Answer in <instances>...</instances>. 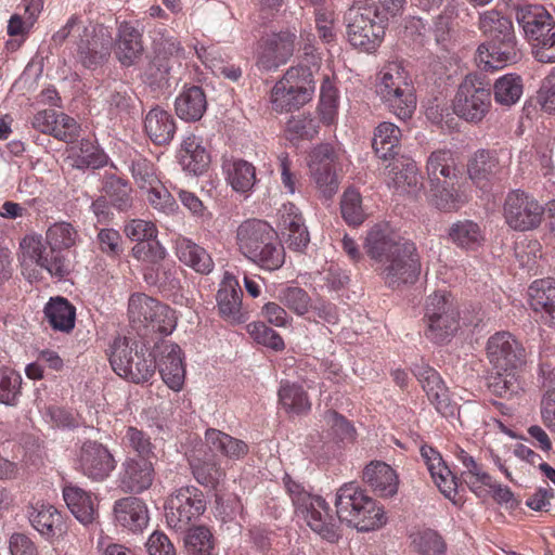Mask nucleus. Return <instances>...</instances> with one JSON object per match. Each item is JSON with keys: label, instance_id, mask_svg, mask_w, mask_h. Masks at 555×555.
I'll return each mask as SVG.
<instances>
[{"label": "nucleus", "instance_id": "c756f323", "mask_svg": "<svg viewBox=\"0 0 555 555\" xmlns=\"http://www.w3.org/2000/svg\"><path fill=\"white\" fill-rule=\"evenodd\" d=\"M241 297L242 289L237 280L227 275L217 293V302L220 314L232 323L245 321Z\"/></svg>", "mask_w": 555, "mask_h": 555}, {"label": "nucleus", "instance_id": "49530a36", "mask_svg": "<svg viewBox=\"0 0 555 555\" xmlns=\"http://www.w3.org/2000/svg\"><path fill=\"white\" fill-rule=\"evenodd\" d=\"M427 328L425 331L426 337L436 343L443 344L448 341L459 328V311L447 312L435 318L425 320Z\"/></svg>", "mask_w": 555, "mask_h": 555}, {"label": "nucleus", "instance_id": "0eeeda50", "mask_svg": "<svg viewBox=\"0 0 555 555\" xmlns=\"http://www.w3.org/2000/svg\"><path fill=\"white\" fill-rule=\"evenodd\" d=\"M376 17V10L371 7L352 5L348 9L345 14L346 35L354 49L365 53H373L378 49L385 29Z\"/></svg>", "mask_w": 555, "mask_h": 555}, {"label": "nucleus", "instance_id": "bb28decb", "mask_svg": "<svg viewBox=\"0 0 555 555\" xmlns=\"http://www.w3.org/2000/svg\"><path fill=\"white\" fill-rule=\"evenodd\" d=\"M363 481L380 498H391L398 492V476L388 464L371 462L363 470Z\"/></svg>", "mask_w": 555, "mask_h": 555}, {"label": "nucleus", "instance_id": "cd10ccee", "mask_svg": "<svg viewBox=\"0 0 555 555\" xmlns=\"http://www.w3.org/2000/svg\"><path fill=\"white\" fill-rule=\"evenodd\" d=\"M160 348L162 359L158 364L160 376L170 389L179 391L185 377L181 348L170 343H164Z\"/></svg>", "mask_w": 555, "mask_h": 555}, {"label": "nucleus", "instance_id": "864d4df0", "mask_svg": "<svg viewBox=\"0 0 555 555\" xmlns=\"http://www.w3.org/2000/svg\"><path fill=\"white\" fill-rule=\"evenodd\" d=\"M412 545L421 555H446L447 545L437 531L424 529L410 535Z\"/></svg>", "mask_w": 555, "mask_h": 555}, {"label": "nucleus", "instance_id": "338daca9", "mask_svg": "<svg viewBox=\"0 0 555 555\" xmlns=\"http://www.w3.org/2000/svg\"><path fill=\"white\" fill-rule=\"evenodd\" d=\"M457 311L453 297L447 292H435L429 295L425 304V320L440 314Z\"/></svg>", "mask_w": 555, "mask_h": 555}, {"label": "nucleus", "instance_id": "ea45409f", "mask_svg": "<svg viewBox=\"0 0 555 555\" xmlns=\"http://www.w3.org/2000/svg\"><path fill=\"white\" fill-rule=\"evenodd\" d=\"M450 240L460 248L476 250L483 242V233L478 223L472 220H459L449 229Z\"/></svg>", "mask_w": 555, "mask_h": 555}, {"label": "nucleus", "instance_id": "774afa93", "mask_svg": "<svg viewBox=\"0 0 555 555\" xmlns=\"http://www.w3.org/2000/svg\"><path fill=\"white\" fill-rule=\"evenodd\" d=\"M280 299L284 306L298 315L308 312L311 301L308 293L299 287H287L281 293Z\"/></svg>", "mask_w": 555, "mask_h": 555}, {"label": "nucleus", "instance_id": "1a4fd4ad", "mask_svg": "<svg viewBox=\"0 0 555 555\" xmlns=\"http://www.w3.org/2000/svg\"><path fill=\"white\" fill-rule=\"evenodd\" d=\"M128 314L132 326L138 331L168 335L177 324L175 312L167 305L141 293L129 298Z\"/></svg>", "mask_w": 555, "mask_h": 555}, {"label": "nucleus", "instance_id": "58836bf2", "mask_svg": "<svg viewBox=\"0 0 555 555\" xmlns=\"http://www.w3.org/2000/svg\"><path fill=\"white\" fill-rule=\"evenodd\" d=\"M44 315L53 330L69 333L75 326L76 309L63 297L51 298L44 307Z\"/></svg>", "mask_w": 555, "mask_h": 555}, {"label": "nucleus", "instance_id": "6e6552de", "mask_svg": "<svg viewBox=\"0 0 555 555\" xmlns=\"http://www.w3.org/2000/svg\"><path fill=\"white\" fill-rule=\"evenodd\" d=\"M314 92V81L309 68L291 67L271 91L275 112H289L309 102Z\"/></svg>", "mask_w": 555, "mask_h": 555}, {"label": "nucleus", "instance_id": "aec40b11", "mask_svg": "<svg viewBox=\"0 0 555 555\" xmlns=\"http://www.w3.org/2000/svg\"><path fill=\"white\" fill-rule=\"evenodd\" d=\"M88 36L82 34L76 41V50L82 65L90 68L102 63L109 55L113 38L103 25L88 26Z\"/></svg>", "mask_w": 555, "mask_h": 555}, {"label": "nucleus", "instance_id": "9b49d317", "mask_svg": "<svg viewBox=\"0 0 555 555\" xmlns=\"http://www.w3.org/2000/svg\"><path fill=\"white\" fill-rule=\"evenodd\" d=\"M543 214V206L533 195L522 190H513L507 193L503 205V216L505 222L513 230L526 232L539 228Z\"/></svg>", "mask_w": 555, "mask_h": 555}, {"label": "nucleus", "instance_id": "b1692460", "mask_svg": "<svg viewBox=\"0 0 555 555\" xmlns=\"http://www.w3.org/2000/svg\"><path fill=\"white\" fill-rule=\"evenodd\" d=\"M280 225L289 249L302 251L308 246L309 232L299 209L293 203L284 204L280 209Z\"/></svg>", "mask_w": 555, "mask_h": 555}, {"label": "nucleus", "instance_id": "603ef678", "mask_svg": "<svg viewBox=\"0 0 555 555\" xmlns=\"http://www.w3.org/2000/svg\"><path fill=\"white\" fill-rule=\"evenodd\" d=\"M77 237L78 233L74 227L64 221L55 222L46 233L47 243L54 253H61L62 249H67L74 246Z\"/></svg>", "mask_w": 555, "mask_h": 555}, {"label": "nucleus", "instance_id": "a211bd4d", "mask_svg": "<svg viewBox=\"0 0 555 555\" xmlns=\"http://www.w3.org/2000/svg\"><path fill=\"white\" fill-rule=\"evenodd\" d=\"M296 34L291 30L274 33L261 41L257 64L264 70L285 64L295 50Z\"/></svg>", "mask_w": 555, "mask_h": 555}, {"label": "nucleus", "instance_id": "09e8293b", "mask_svg": "<svg viewBox=\"0 0 555 555\" xmlns=\"http://www.w3.org/2000/svg\"><path fill=\"white\" fill-rule=\"evenodd\" d=\"M488 387L493 395L501 398L509 399L518 395L522 390L519 370H511V372L493 370Z\"/></svg>", "mask_w": 555, "mask_h": 555}, {"label": "nucleus", "instance_id": "2f4dec72", "mask_svg": "<svg viewBox=\"0 0 555 555\" xmlns=\"http://www.w3.org/2000/svg\"><path fill=\"white\" fill-rule=\"evenodd\" d=\"M140 31L130 23L122 22L118 27L116 56L124 66L133 65L143 53Z\"/></svg>", "mask_w": 555, "mask_h": 555}, {"label": "nucleus", "instance_id": "a18cd8bd", "mask_svg": "<svg viewBox=\"0 0 555 555\" xmlns=\"http://www.w3.org/2000/svg\"><path fill=\"white\" fill-rule=\"evenodd\" d=\"M223 169L228 175V181L237 192L249 191L256 182L255 167L243 159L227 160Z\"/></svg>", "mask_w": 555, "mask_h": 555}, {"label": "nucleus", "instance_id": "f8f14e48", "mask_svg": "<svg viewBox=\"0 0 555 555\" xmlns=\"http://www.w3.org/2000/svg\"><path fill=\"white\" fill-rule=\"evenodd\" d=\"M20 261L23 268L36 264L52 276L63 278L69 272V263L61 253H54L51 247L47 249L41 236L27 235L21 243Z\"/></svg>", "mask_w": 555, "mask_h": 555}, {"label": "nucleus", "instance_id": "4d7b16f0", "mask_svg": "<svg viewBox=\"0 0 555 555\" xmlns=\"http://www.w3.org/2000/svg\"><path fill=\"white\" fill-rule=\"evenodd\" d=\"M103 189L112 205L117 209L125 211L132 206L131 186L122 179L109 177Z\"/></svg>", "mask_w": 555, "mask_h": 555}, {"label": "nucleus", "instance_id": "6e6d98bb", "mask_svg": "<svg viewBox=\"0 0 555 555\" xmlns=\"http://www.w3.org/2000/svg\"><path fill=\"white\" fill-rule=\"evenodd\" d=\"M114 515L116 520H149L146 504L139 498L127 496L115 502Z\"/></svg>", "mask_w": 555, "mask_h": 555}, {"label": "nucleus", "instance_id": "79ce46f5", "mask_svg": "<svg viewBox=\"0 0 555 555\" xmlns=\"http://www.w3.org/2000/svg\"><path fill=\"white\" fill-rule=\"evenodd\" d=\"M401 130L392 122H380L374 131L372 146L379 158L387 159L397 153Z\"/></svg>", "mask_w": 555, "mask_h": 555}, {"label": "nucleus", "instance_id": "4be33fe9", "mask_svg": "<svg viewBox=\"0 0 555 555\" xmlns=\"http://www.w3.org/2000/svg\"><path fill=\"white\" fill-rule=\"evenodd\" d=\"M153 49L155 55L147 68V75L153 82L163 83L167 81L173 64L178 63L183 50L176 38L164 35L154 38Z\"/></svg>", "mask_w": 555, "mask_h": 555}, {"label": "nucleus", "instance_id": "72a5a7b5", "mask_svg": "<svg viewBox=\"0 0 555 555\" xmlns=\"http://www.w3.org/2000/svg\"><path fill=\"white\" fill-rule=\"evenodd\" d=\"M144 128L155 144H168L176 132L173 117L159 107L153 108L146 114Z\"/></svg>", "mask_w": 555, "mask_h": 555}, {"label": "nucleus", "instance_id": "0e129e2a", "mask_svg": "<svg viewBox=\"0 0 555 555\" xmlns=\"http://www.w3.org/2000/svg\"><path fill=\"white\" fill-rule=\"evenodd\" d=\"M310 173L322 196L331 199L336 194L339 184L333 167L312 166Z\"/></svg>", "mask_w": 555, "mask_h": 555}, {"label": "nucleus", "instance_id": "c03bdc74", "mask_svg": "<svg viewBox=\"0 0 555 555\" xmlns=\"http://www.w3.org/2000/svg\"><path fill=\"white\" fill-rule=\"evenodd\" d=\"M64 501L76 520H93L95 509L91 495L79 487L66 486Z\"/></svg>", "mask_w": 555, "mask_h": 555}, {"label": "nucleus", "instance_id": "9d476101", "mask_svg": "<svg viewBox=\"0 0 555 555\" xmlns=\"http://www.w3.org/2000/svg\"><path fill=\"white\" fill-rule=\"evenodd\" d=\"M491 89L475 75H467L453 99V111L467 122L479 124L490 112Z\"/></svg>", "mask_w": 555, "mask_h": 555}, {"label": "nucleus", "instance_id": "680f3d73", "mask_svg": "<svg viewBox=\"0 0 555 555\" xmlns=\"http://www.w3.org/2000/svg\"><path fill=\"white\" fill-rule=\"evenodd\" d=\"M21 375L11 369L0 370V402L14 405L21 393Z\"/></svg>", "mask_w": 555, "mask_h": 555}, {"label": "nucleus", "instance_id": "c9c22d12", "mask_svg": "<svg viewBox=\"0 0 555 555\" xmlns=\"http://www.w3.org/2000/svg\"><path fill=\"white\" fill-rule=\"evenodd\" d=\"M176 254L181 262L198 273L207 274L212 270L214 262L207 251L185 237L176 241Z\"/></svg>", "mask_w": 555, "mask_h": 555}, {"label": "nucleus", "instance_id": "39448f33", "mask_svg": "<svg viewBox=\"0 0 555 555\" xmlns=\"http://www.w3.org/2000/svg\"><path fill=\"white\" fill-rule=\"evenodd\" d=\"M517 21L540 63H555V18L542 5L530 4L517 11Z\"/></svg>", "mask_w": 555, "mask_h": 555}, {"label": "nucleus", "instance_id": "8fccbe9b", "mask_svg": "<svg viewBox=\"0 0 555 555\" xmlns=\"http://www.w3.org/2000/svg\"><path fill=\"white\" fill-rule=\"evenodd\" d=\"M183 541L188 555H211L214 550V535L204 525L189 528Z\"/></svg>", "mask_w": 555, "mask_h": 555}, {"label": "nucleus", "instance_id": "412c9836", "mask_svg": "<svg viewBox=\"0 0 555 555\" xmlns=\"http://www.w3.org/2000/svg\"><path fill=\"white\" fill-rule=\"evenodd\" d=\"M78 466L88 478L102 481L114 470L115 460L109 450L102 443L87 441L80 448Z\"/></svg>", "mask_w": 555, "mask_h": 555}, {"label": "nucleus", "instance_id": "e433bc0d", "mask_svg": "<svg viewBox=\"0 0 555 555\" xmlns=\"http://www.w3.org/2000/svg\"><path fill=\"white\" fill-rule=\"evenodd\" d=\"M205 439L212 451H218L233 461L243 459L249 451L245 441L215 428L206 430Z\"/></svg>", "mask_w": 555, "mask_h": 555}, {"label": "nucleus", "instance_id": "473e14b6", "mask_svg": "<svg viewBox=\"0 0 555 555\" xmlns=\"http://www.w3.org/2000/svg\"><path fill=\"white\" fill-rule=\"evenodd\" d=\"M530 306L545 313V322L555 326V280L534 281L529 287Z\"/></svg>", "mask_w": 555, "mask_h": 555}, {"label": "nucleus", "instance_id": "f03ea898", "mask_svg": "<svg viewBox=\"0 0 555 555\" xmlns=\"http://www.w3.org/2000/svg\"><path fill=\"white\" fill-rule=\"evenodd\" d=\"M479 29L488 40L478 46L475 62L482 70L503 68L519 59L512 21L498 10H488L479 16Z\"/></svg>", "mask_w": 555, "mask_h": 555}, {"label": "nucleus", "instance_id": "6ab92c4d", "mask_svg": "<svg viewBox=\"0 0 555 555\" xmlns=\"http://www.w3.org/2000/svg\"><path fill=\"white\" fill-rule=\"evenodd\" d=\"M206 511L203 493L195 487H182L165 503L166 520H193Z\"/></svg>", "mask_w": 555, "mask_h": 555}, {"label": "nucleus", "instance_id": "5701e85b", "mask_svg": "<svg viewBox=\"0 0 555 555\" xmlns=\"http://www.w3.org/2000/svg\"><path fill=\"white\" fill-rule=\"evenodd\" d=\"M459 181H449L428 184V202L444 212L459 211L469 201V194Z\"/></svg>", "mask_w": 555, "mask_h": 555}, {"label": "nucleus", "instance_id": "4468645a", "mask_svg": "<svg viewBox=\"0 0 555 555\" xmlns=\"http://www.w3.org/2000/svg\"><path fill=\"white\" fill-rule=\"evenodd\" d=\"M412 372L436 411L443 417L455 416L459 411L457 403L451 398L450 391L439 373L424 362L414 364Z\"/></svg>", "mask_w": 555, "mask_h": 555}, {"label": "nucleus", "instance_id": "f257e3e1", "mask_svg": "<svg viewBox=\"0 0 555 555\" xmlns=\"http://www.w3.org/2000/svg\"><path fill=\"white\" fill-rule=\"evenodd\" d=\"M364 248L386 286L396 289L417 280L421 262L414 243L388 224L374 225L366 235Z\"/></svg>", "mask_w": 555, "mask_h": 555}, {"label": "nucleus", "instance_id": "ddd939ff", "mask_svg": "<svg viewBox=\"0 0 555 555\" xmlns=\"http://www.w3.org/2000/svg\"><path fill=\"white\" fill-rule=\"evenodd\" d=\"M487 357L492 370H520L526 362L522 345L508 332H498L487 343Z\"/></svg>", "mask_w": 555, "mask_h": 555}, {"label": "nucleus", "instance_id": "4c0bfd02", "mask_svg": "<svg viewBox=\"0 0 555 555\" xmlns=\"http://www.w3.org/2000/svg\"><path fill=\"white\" fill-rule=\"evenodd\" d=\"M175 106L181 119L198 120L207 107L206 95L201 87H190L176 99Z\"/></svg>", "mask_w": 555, "mask_h": 555}, {"label": "nucleus", "instance_id": "2eb2a0df", "mask_svg": "<svg viewBox=\"0 0 555 555\" xmlns=\"http://www.w3.org/2000/svg\"><path fill=\"white\" fill-rule=\"evenodd\" d=\"M338 520H346L344 511L352 509L353 516L367 520H380L385 515L384 506L360 491L354 482L341 486L336 495Z\"/></svg>", "mask_w": 555, "mask_h": 555}, {"label": "nucleus", "instance_id": "3c124183", "mask_svg": "<svg viewBox=\"0 0 555 555\" xmlns=\"http://www.w3.org/2000/svg\"><path fill=\"white\" fill-rule=\"evenodd\" d=\"M190 465L196 481L205 487L216 488L225 476L224 470L214 459H193Z\"/></svg>", "mask_w": 555, "mask_h": 555}, {"label": "nucleus", "instance_id": "bf43d9fd", "mask_svg": "<svg viewBox=\"0 0 555 555\" xmlns=\"http://www.w3.org/2000/svg\"><path fill=\"white\" fill-rule=\"evenodd\" d=\"M130 171L135 184L142 190H149L160 182L154 164L140 155L131 160Z\"/></svg>", "mask_w": 555, "mask_h": 555}, {"label": "nucleus", "instance_id": "e2e57ef3", "mask_svg": "<svg viewBox=\"0 0 555 555\" xmlns=\"http://www.w3.org/2000/svg\"><path fill=\"white\" fill-rule=\"evenodd\" d=\"M133 101V92L126 83H115L111 87L109 94L106 99L108 111L112 115L128 113Z\"/></svg>", "mask_w": 555, "mask_h": 555}, {"label": "nucleus", "instance_id": "13d9d810", "mask_svg": "<svg viewBox=\"0 0 555 555\" xmlns=\"http://www.w3.org/2000/svg\"><path fill=\"white\" fill-rule=\"evenodd\" d=\"M318 120L310 115L298 114L292 116L286 122V137L291 141L312 139L318 133Z\"/></svg>", "mask_w": 555, "mask_h": 555}, {"label": "nucleus", "instance_id": "7ed1b4c3", "mask_svg": "<svg viewBox=\"0 0 555 555\" xmlns=\"http://www.w3.org/2000/svg\"><path fill=\"white\" fill-rule=\"evenodd\" d=\"M240 251L250 261L267 270H276L284 263V248L276 231L260 219H247L236 230Z\"/></svg>", "mask_w": 555, "mask_h": 555}, {"label": "nucleus", "instance_id": "423d86ee", "mask_svg": "<svg viewBox=\"0 0 555 555\" xmlns=\"http://www.w3.org/2000/svg\"><path fill=\"white\" fill-rule=\"evenodd\" d=\"M109 363L113 370L133 383L147 382L155 373V356L146 350H138L134 341L127 337H117L112 347Z\"/></svg>", "mask_w": 555, "mask_h": 555}, {"label": "nucleus", "instance_id": "7c9ffc66", "mask_svg": "<svg viewBox=\"0 0 555 555\" xmlns=\"http://www.w3.org/2000/svg\"><path fill=\"white\" fill-rule=\"evenodd\" d=\"M179 158L183 170L195 176L204 173L211 160L202 139L195 134H190L183 140Z\"/></svg>", "mask_w": 555, "mask_h": 555}, {"label": "nucleus", "instance_id": "f704fd0d", "mask_svg": "<svg viewBox=\"0 0 555 555\" xmlns=\"http://www.w3.org/2000/svg\"><path fill=\"white\" fill-rule=\"evenodd\" d=\"M456 457L465 467L462 473L464 481L474 493L483 496L488 492L487 487H495L493 478L466 451L460 449Z\"/></svg>", "mask_w": 555, "mask_h": 555}, {"label": "nucleus", "instance_id": "69168bd1", "mask_svg": "<svg viewBox=\"0 0 555 555\" xmlns=\"http://www.w3.org/2000/svg\"><path fill=\"white\" fill-rule=\"evenodd\" d=\"M247 331L255 341L273 350H282L284 341L271 327L262 322H254L247 325Z\"/></svg>", "mask_w": 555, "mask_h": 555}, {"label": "nucleus", "instance_id": "37998d69", "mask_svg": "<svg viewBox=\"0 0 555 555\" xmlns=\"http://www.w3.org/2000/svg\"><path fill=\"white\" fill-rule=\"evenodd\" d=\"M492 90L496 104L511 107L515 105L522 95V79L515 74L503 75L494 81Z\"/></svg>", "mask_w": 555, "mask_h": 555}, {"label": "nucleus", "instance_id": "5fc2aeb1", "mask_svg": "<svg viewBox=\"0 0 555 555\" xmlns=\"http://www.w3.org/2000/svg\"><path fill=\"white\" fill-rule=\"evenodd\" d=\"M70 153L78 168H99L106 164L105 154L89 140H82L79 144L72 146Z\"/></svg>", "mask_w": 555, "mask_h": 555}, {"label": "nucleus", "instance_id": "393cba45", "mask_svg": "<svg viewBox=\"0 0 555 555\" xmlns=\"http://www.w3.org/2000/svg\"><path fill=\"white\" fill-rule=\"evenodd\" d=\"M154 480V467L150 460L129 457L122 463L119 475L120 488L125 492L140 493L149 489Z\"/></svg>", "mask_w": 555, "mask_h": 555}, {"label": "nucleus", "instance_id": "de8ad7c7", "mask_svg": "<svg viewBox=\"0 0 555 555\" xmlns=\"http://www.w3.org/2000/svg\"><path fill=\"white\" fill-rule=\"evenodd\" d=\"M390 181L397 191L402 193H415L421 182L417 167L413 162H396L389 172Z\"/></svg>", "mask_w": 555, "mask_h": 555}, {"label": "nucleus", "instance_id": "a878e982", "mask_svg": "<svg viewBox=\"0 0 555 555\" xmlns=\"http://www.w3.org/2000/svg\"><path fill=\"white\" fill-rule=\"evenodd\" d=\"M426 175L428 184L449 181H459L461 168L455 153L449 149H439L429 154L426 160Z\"/></svg>", "mask_w": 555, "mask_h": 555}, {"label": "nucleus", "instance_id": "a19ab883", "mask_svg": "<svg viewBox=\"0 0 555 555\" xmlns=\"http://www.w3.org/2000/svg\"><path fill=\"white\" fill-rule=\"evenodd\" d=\"M279 401L287 414L301 415L311 410V402L306 390L297 384L282 383Z\"/></svg>", "mask_w": 555, "mask_h": 555}, {"label": "nucleus", "instance_id": "c85d7f7f", "mask_svg": "<svg viewBox=\"0 0 555 555\" xmlns=\"http://www.w3.org/2000/svg\"><path fill=\"white\" fill-rule=\"evenodd\" d=\"M421 455L441 493L446 498L454 500L457 489L456 479L444 464L439 452L429 446H423L421 448Z\"/></svg>", "mask_w": 555, "mask_h": 555}, {"label": "nucleus", "instance_id": "20e7f679", "mask_svg": "<svg viewBox=\"0 0 555 555\" xmlns=\"http://www.w3.org/2000/svg\"><path fill=\"white\" fill-rule=\"evenodd\" d=\"M376 94L400 119L410 118L416 108L414 87L401 63L389 62L383 66Z\"/></svg>", "mask_w": 555, "mask_h": 555}, {"label": "nucleus", "instance_id": "dca6fc26", "mask_svg": "<svg viewBox=\"0 0 555 555\" xmlns=\"http://www.w3.org/2000/svg\"><path fill=\"white\" fill-rule=\"evenodd\" d=\"M285 489L294 506V515L302 520H323L330 515V506L319 495H312L305 487L293 480L289 475L283 478Z\"/></svg>", "mask_w": 555, "mask_h": 555}, {"label": "nucleus", "instance_id": "052dcab7", "mask_svg": "<svg viewBox=\"0 0 555 555\" xmlns=\"http://www.w3.org/2000/svg\"><path fill=\"white\" fill-rule=\"evenodd\" d=\"M340 209L343 218L349 224L359 225L365 219L361 195L353 189L345 191L340 203Z\"/></svg>", "mask_w": 555, "mask_h": 555}, {"label": "nucleus", "instance_id": "f3484780", "mask_svg": "<svg viewBox=\"0 0 555 555\" xmlns=\"http://www.w3.org/2000/svg\"><path fill=\"white\" fill-rule=\"evenodd\" d=\"M508 159V155L503 151L478 150L468 160V177L474 184L483 188L507 169Z\"/></svg>", "mask_w": 555, "mask_h": 555}]
</instances>
